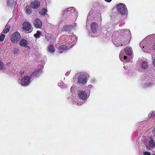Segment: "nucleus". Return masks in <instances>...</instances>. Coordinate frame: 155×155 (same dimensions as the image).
<instances>
[{
    "mask_svg": "<svg viewBox=\"0 0 155 155\" xmlns=\"http://www.w3.org/2000/svg\"><path fill=\"white\" fill-rule=\"evenodd\" d=\"M148 40L151 41L152 43H153L155 41V34L150 35L147 36L140 43V46L143 51L150 53V49L151 46H149Z\"/></svg>",
    "mask_w": 155,
    "mask_h": 155,
    "instance_id": "f257e3e1",
    "label": "nucleus"
},
{
    "mask_svg": "<svg viewBox=\"0 0 155 155\" xmlns=\"http://www.w3.org/2000/svg\"><path fill=\"white\" fill-rule=\"evenodd\" d=\"M75 77H78V82L79 84H85L89 78V75L85 73H79L75 74Z\"/></svg>",
    "mask_w": 155,
    "mask_h": 155,
    "instance_id": "f03ea898",
    "label": "nucleus"
},
{
    "mask_svg": "<svg viewBox=\"0 0 155 155\" xmlns=\"http://www.w3.org/2000/svg\"><path fill=\"white\" fill-rule=\"evenodd\" d=\"M78 96L81 102H77V104L79 105H81L87 100V95L85 91L81 90L78 91Z\"/></svg>",
    "mask_w": 155,
    "mask_h": 155,
    "instance_id": "7ed1b4c3",
    "label": "nucleus"
},
{
    "mask_svg": "<svg viewBox=\"0 0 155 155\" xmlns=\"http://www.w3.org/2000/svg\"><path fill=\"white\" fill-rule=\"evenodd\" d=\"M116 8L118 12L122 15L126 14L127 11L126 5L120 3L117 5Z\"/></svg>",
    "mask_w": 155,
    "mask_h": 155,
    "instance_id": "20e7f679",
    "label": "nucleus"
},
{
    "mask_svg": "<svg viewBox=\"0 0 155 155\" xmlns=\"http://www.w3.org/2000/svg\"><path fill=\"white\" fill-rule=\"evenodd\" d=\"M23 29L27 33L31 32L32 31V28L29 22H25L22 25Z\"/></svg>",
    "mask_w": 155,
    "mask_h": 155,
    "instance_id": "39448f33",
    "label": "nucleus"
},
{
    "mask_svg": "<svg viewBox=\"0 0 155 155\" xmlns=\"http://www.w3.org/2000/svg\"><path fill=\"white\" fill-rule=\"evenodd\" d=\"M31 79V78L29 76H26L21 79L20 84L23 86H27L30 83Z\"/></svg>",
    "mask_w": 155,
    "mask_h": 155,
    "instance_id": "423d86ee",
    "label": "nucleus"
},
{
    "mask_svg": "<svg viewBox=\"0 0 155 155\" xmlns=\"http://www.w3.org/2000/svg\"><path fill=\"white\" fill-rule=\"evenodd\" d=\"M21 38L20 34L18 32H15L12 35L11 38V41L14 43H16L19 41Z\"/></svg>",
    "mask_w": 155,
    "mask_h": 155,
    "instance_id": "0eeeda50",
    "label": "nucleus"
},
{
    "mask_svg": "<svg viewBox=\"0 0 155 155\" xmlns=\"http://www.w3.org/2000/svg\"><path fill=\"white\" fill-rule=\"evenodd\" d=\"M69 16L72 18H76L77 16V13L75 11V8L72 7L68 8V13Z\"/></svg>",
    "mask_w": 155,
    "mask_h": 155,
    "instance_id": "6e6552de",
    "label": "nucleus"
},
{
    "mask_svg": "<svg viewBox=\"0 0 155 155\" xmlns=\"http://www.w3.org/2000/svg\"><path fill=\"white\" fill-rule=\"evenodd\" d=\"M42 70L41 69L35 70L31 74V76L34 78L38 77L41 73Z\"/></svg>",
    "mask_w": 155,
    "mask_h": 155,
    "instance_id": "1a4fd4ad",
    "label": "nucleus"
},
{
    "mask_svg": "<svg viewBox=\"0 0 155 155\" xmlns=\"http://www.w3.org/2000/svg\"><path fill=\"white\" fill-rule=\"evenodd\" d=\"M35 26L37 28H40L42 26V23L40 20L36 19L33 22Z\"/></svg>",
    "mask_w": 155,
    "mask_h": 155,
    "instance_id": "9d476101",
    "label": "nucleus"
},
{
    "mask_svg": "<svg viewBox=\"0 0 155 155\" xmlns=\"http://www.w3.org/2000/svg\"><path fill=\"white\" fill-rule=\"evenodd\" d=\"M91 27L92 32L95 34L97 32L98 30V25L95 22H93L91 25Z\"/></svg>",
    "mask_w": 155,
    "mask_h": 155,
    "instance_id": "9b49d317",
    "label": "nucleus"
},
{
    "mask_svg": "<svg viewBox=\"0 0 155 155\" xmlns=\"http://www.w3.org/2000/svg\"><path fill=\"white\" fill-rule=\"evenodd\" d=\"M7 3L8 6L14 7L15 6L16 3L15 0H7Z\"/></svg>",
    "mask_w": 155,
    "mask_h": 155,
    "instance_id": "f8f14e48",
    "label": "nucleus"
},
{
    "mask_svg": "<svg viewBox=\"0 0 155 155\" xmlns=\"http://www.w3.org/2000/svg\"><path fill=\"white\" fill-rule=\"evenodd\" d=\"M75 37L72 35H70L68 37V40H69V41H68V42L71 44L72 46L71 47H73L75 44Z\"/></svg>",
    "mask_w": 155,
    "mask_h": 155,
    "instance_id": "ddd939ff",
    "label": "nucleus"
},
{
    "mask_svg": "<svg viewBox=\"0 0 155 155\" xmlns=\"http://www.w3.org/2000/svg\"><path fill=\"white\" fill-rule=\"evenodd\" d=\"M40 5V2L38 1H35L31 3V5L34 8H38Z\"/></svg>",
    "mask_w": 155,
    "mask_h": 155,
    "instance_id": "4468645a",
    "label": "nucleus"
},
{
    "mask_svg": "<svg viewBox=\"0 0 155 155\" xmlns=\"http://www.w3.org/2000/svg\"><path fill=\"white\" fill-rule=\"evenodd\" d=\"M47 50L48 52L52 54H53L55 51L54 48L52 45H50L48 48Z\"/></svg>",
    "mask_w": 155,
    "mask_h": 155,
    "instance_id": "2eb2a0df",
    "label": "nucleus"
},
{
    "mask_svg": "<svg viewBox=\"0 0 155 155\" xmlns=\"http://www.w3.org/2000/svg\"><path fill=\"white\" fill-rule=\"evenodd\" d=\"M155 85V83L153 82H149L145 83L143 85L145 88L151 87Z\"/></svg>",
    "mask_w": 155,
    "mask_h": 155,
    "instance_id": "dca6fc26",
    "label": "nucleus"
},
{
    "mask_svg": "<svg viewBox=\"0 0 155 155\" xmlns=\"http://www.w3.org/2000/svg\"><path fill=\"white\" fill-rule=\"evenodd\" d=\"M67 47L65 45H62L60 46L58 49V52L59 53H62L63 51L67 49Z\"/></svg>",
    "mask_w": 155,
    "mask_h": 155,
    "instance_id": "f3484780",
    "label": "nucleus"
},
{
    "mask_svg": "<svg viewBox=\"0 0 155 155\" xmlns=\"http://www.w3.org/2000/svg\"><path fill=\"white\" fill-rule=\"evenodd\" d=\"M132 50V49L129 47H127L124 49L125 54L129 55L131 54Z\"/></svg>",
    "mask_w": 155,
    "mask_h": 155,
    "instance_id": "a211bd4d",
    "label": "nucleus"
},
{
    "mask_svg": "<svg viewBox=\"0 0 155 155\" xmlns=\"http://www.w3.org/2000/svg\"><path fill=\"white\" fill-rule=\"evenodd\" d=\"M28 45V42L25 39H21L19 45L22 46L26 47Z\"/></svg>",
    "mask_w": 155,
    "mask_h": 155,
    "instance_id": "6ab92c4d",
    "label": "nucleus"
},
{
    "mask_svg": "<svg viewBox=\"0 0 155 155\" xmlns=\"http://www.w3.org/2000/svg\"><path fill=\"white\" fill-rule=\"evenodd\" d=\"M141 67L142 68L145 69L147 68L148 64L147 62L146 61H142L141 64Z\"/></svg>",
    "mask_w": 155,
    "mask_h": 155,
    "instance_id": "aec40b11",
    "label": "nucleus"
},
{
    "mask_svg": "<svg viewBox=\"0 0 155 155\" xmlns=\"http://www.w3.org/2000/svg\"><path fill=\"white\" fill-rule=\"evenodd\" d=\"M25 10L27 13L29 14H30L32 12V9L30 6L27 5L26 7Z\"/></svg>",
    "mask_w": 155,
    "mask_h": 155,
    "instance_id": "412c9836",
    "label": "nucleus"
},
{
    "mask_svg": "<svg viewBox=\"0 0 155 155\" xmlns=\"http://www.w3.org/2000/svg\"><path fill=\"white\" fill-rule=\"evenodd\" d=\"M119 33H122L123 34H130V30L129 29L126 30H119L118 31Z\"/></svg>",
    "mask_w": 155,
    "mask_h": 155,
    "instance_id": "4be33fe9",
    "label": "nucleus"
},
{
    "mask_svg": "<svg viewBox=\"0 0 155 155\" xmlns=\"http://www.w3.org/2000/svg\"><path fill=\"white\" fill-rule=\"evenodd\" d=\"M47 12V10L45 8H42L39 11V13L40 15H45Z\"/></svg>",
    "mask_w": 155,
    "mask_h": 155,
    "instance_id": "5701e85b",
    "label": "nucleus"
},
{
    "mask_svg": "<svg viewBox=\"0 0 155 155\" xmlns=\"http://www.w3.org/2000/svg\"><path fill=\"white\" fill-rule=\"evenodd\" d=\"M149 143L150 146L152 147H155V144L154 140L151 139L149 141Z\"/></svg>",
    "mask_w": 155,
    "mask_h": 155,
    "instance_id": "b1692460",
    "label": "nucleus"
},
{
    "mask_svg": "<svg viewBox=\"0 0 155 155\" xmlns=\"http://www.w3.org/2000/svg\"><path fill=\"white\" fill-rule=\"evenodd\" d=\"M34 36L37 38H39L41 36V33L40 31H38L37 33L34 35Z\"/></svg>",
    "mask_w": 155,
    "mask_h": 155,
    "instance_id": "393cba45",
    "label": "nucleus"
},
{
    "mask_svg": "<svg viewBox=\"0 0 155 155\" xmlns=\"http://www.w3.org/2000/svg\"><path fill=\"white\" fill-rule=\"evenodd\" d=\"M10 30V29L8 28H7L6 27H5L2 33L4 34H5L8 32Z\"/></svg>",
    "mask_w": 155,
    "mask_h": 155,
    "instance_id": "a878e982",
    "label": "nucleus"
},
{
    "mask_svg": "<svg viewBox=\"0 0 155 155\" xmlns=\"http://www.w3.org/2000/svg\"><path fill=\"white\" fill-rule=\"evenodd\" d=\"M58 85L60 87H62L65 86V84L64 83L63 81H60L58 83Z\"/></svg>",
    "mask_w": 155,
    "mask_h": 155,
    "instance_id": "bb28decb",
    "label": "nucleus"
},
{
    "mask_svg": "<svg viewBox=\"0 0 155 155\" xmlns=\"http://www.w3.org/2000/svg\"><path fill=\"white\" fill-rule=\"evenodd\" d=\"M68 13V9L67 8L65 10H64L63 11L64 16H65V17L66 16L67 17V16Z\"/></svg>",
    "mask_w": 155,
    "mask_h": 155,
    "instance_id": "cd10ccee",
    "label": "nucleus"
},
{
    "mask_svg": "<svg viewBox=\"0 0 155 155\" xmlns=\"http://www.w3.org/2000/svg\"><path fill=\"white\" fill-rule=\"evenodd\" d=\"M4 68V65L0 59V70Z\"/></svg>",
    "mask_w": 155,
    "mask_h": 155,
    "instance_id": "c85d7f7f",
    "label": "nucleus"
},
{
    "mask_svg": "<svg viewBox=\"0 0 155 155\" xmlns=\"http://www.w3.org/2000/svg\"><path fill=\"white\" fill-rule=\"evenodd\" d=\"M5 37V35L4 34H2L0 36V41H2L4 40Z\"/></svg>",
    "mask_w": 155,
    "mask_h": 155,
    "instance_id": "c756f323",
    "label": "nucleus"
},
{
    "mask_svg": "<svg viewBox=\"0 0 155 155\" xmlns=\"http://www.w3.org/2000/svg\"><path fill=\"white\" fill-rule=\"evenodd\" d=\"M13 51L14 53L16 54H17V53H19L20 52V51L18 50V49L17 48H15L14 49Z\"/></svg>",
    "mask_w": 155,
    "mask_h": 155,
    "instance_id": "7c9ffc66",
    "label": "nucleus"
},
{
    "mask_svg": "<svg viewBox=\"0 0 155 155\" xmlns=\"http://www.w3.org/2000/svg\"><path fill=\"white\" fill-rule=\"evenodd\" d=\"M152 116H155V111L152 112L149 114L148 117H150Z\"/></svg>",
    "mask_w": 155,
    "mask_h": 155,
    "instance_id": "2f4dec72",
    "label": "nucleus"
},
{
    "mask_svg": "<svg viewBox=\"0 0 155 155\" xmlns=\"http://www.w3.org/2000/svg\"><path fill=\"white\" fill-rule=\"evenodd\" d=\"M76 26V24L74 23L72 25H71L70 26L71 28H73Z\"/></svg>",
    "mask_w": 155,
    "mask_h": 155,
    "instance_id": "473e14b6",
    "label": "nucleus"
},
{
    "mask_svg": "<svg viewBox=\"0 0 155 155\" xmlns=\"http://www.w3.org/2000/svg\"><path fill=\"white\" fill-rule=\"evenodd\" d=\"M75 86L74 85H73L71 88V92L72 93H73L75 91H74V88H75Z\"/></svg>",
    "mask_w": 155,
    "mask_h": 155,
    "instance_id": "72a5a7b5",
    "label": "nucleus"
},
{
    "mask_svg": "<svg viewBox=\"0 0 155 155\" xmlns=\"http://www.w3.org/2000/svg\"><path fill=\"white\" fill-rule=\"evenodd\" d=\"M122 52H120L119 54V58L121 61H122Z\"/></svg>",
    "mask_w": 155,
    "mask_h": 155,
    "instance_id": "f704fd0d",
    "label": "nucleus"
},
{
    "mask_svg": "<svg viewBox=\"0 0 155 155\" xmlns=\"http://www.w3.org/2000/svg\"><path fill=\"white\" fill-rule=\"evenodd\" d=\"M143 154L144 155H150V153L147 152H144Z\"/></svg>",
    "mask_w": 155,
    "mask_h": 155,
    "instance_id": "c9c22d12",
    "label": "nucleus"
},
{
    "mask_svg": "<svg viewBox=\"0 0 155 155\" xmlns=\"http://www.w3.org/2000/svg\"><path fill=\"white\" fill-rule=\"evenodd\" d=\"M151 46H152V48H153V49H155V43L153 45H151Z\"/></svg>",
    "mask_w": 155,
    "mask_h": 155,
    "instance_id": "e433bc0d",
    "label": "nucleus"
},
{
    "mask_svg": "<svg viewBox=\"0 0 155 155\" xmlns=\"http://www.w3.org/2000/svg\"><path fill=\"white\" fill-rule=\"evenodd\" d=\"M105 2H110L112 0H104Z\"/></svg>",
    "mask_w": 155,
    "mask_h": 155,
    "instance_id": "4c0bfd02",
    "label": "nucleus"
},
{
    "mask_svg": "<svg viewBox=\"0 0 155 155\" xmlns=\"http://www.w3.org/2000/svg\"><path fill=\"white\" fill-rule=\"evenodd\" d=\"M152 133L155 135V128L154 129L152 130Z\"/></svg>",
    "mask_w": 155,
    "mask_h": 155,
    "instance_id": "58836bf2",
    "label": "nucleus"
},
{
    "mask_svg": "<svg viewBox=\"0 0 155 155\" xmlns=\"http://www.w3.org/2000/svg\"><path fill=\"white\" fill-rule=\"evenodd\" d=\"M153 65L155 67V59H154V60H153Z\"/></svg>",
    "mask_w": 155,
    "mask_h": 155,
    "instance_id": "ea45409f",
    "label": "nucleus"
},
{
    "mask_svg": "<svg viewBox=\"0 0 155 155\" xmlns=\"http://www.w3.org/2000/svg\"><path fill=\"white\" fill-rule=\"evenodd\" d=\"M90 18V17L89 16H88V17H87V22L88 21H89V19Z\"/></svg>",
    "mask_w": 155,
    "mask_h": 155,
    "instance_id": "a19ab883",
    "label": "nucleus"
},
{
    "mask_svg": "<svg viewBox=\"0 0 155 155\" xmlns=\"http://www.w3.org/2000/svg\"><path fill=\"white\" fill-rule=\"evenodd\" d=\"M127 58V57L126 56H124V59H126Z\"/></svg>",
    "mask_w": 155,
    "mask_h": 155,
    "instance_id": "79ce46f5",
    "label": "nucleus"
},
{
    "mask_svg": "<svg viewBox=\"0 0 155 155\" xmlns=\"http://www.w3.org/2000/svg\"><path fill=\"white\" fill-rule=\"evenodd\" d=\"M24 71L20 72V73L21 74H23L24 73Z\"/></svg>",
    "mask_w": 155,
    "mask_h": 155,
    "instance_id": "37998d69",
    "label": "nucleus"
},
{
    "mask_svg": "<svg viewBox=\"0 0 155 155\" xmlns=\"http://www.w3.org/2000/svg\"><path fill=\"white\" fill-rule=\"evenodd\" d=\"M65 27H64V30H65Z\"/></svg>",
    "mask_w": 155,
    "mask_h": 155,
    "instance_id": "c03bdc74",
    "label": "nucleus"
},
{
    "mask_svg": "<svg viewBox=\"0 0 155 155\" xmlns=\"http://www.w3.org/2000/svg\"><path fill=\"white\" fill-rule=\"evenodd\" d=\"M67 73H66V74H65V75H66V76H67Z\"/></svg>",
    "mask_w": 155,
    "mask_h": 155,
    "instance_id": "a18cd8bd",
    "label": "nucleus"
},
{
    "mask_svg": "<svg viewBox=\"0 0 155 155\" xmlns=\"http://www.w3.org/2000/svg\"><path fill=\"white\" fill-rule=\"evenodd\" d=\"M151 155H155V154H153Z\"/></svg>",
    "mask_w": 155,
    "mask_h": 155,
    "instance_id": "49530a36",
    "label": "nucleus"
},
{
    "mask_svg": "<svg viewBox=\"0 0 155 155\" xmlns=\"http://www.w3.org/2000/svg\"><path fill=\"white\" fill-rule=\"evenodd\" d=\"M93 37H95V36H94V35H93Z\"/></svg>",
    "mask_w": 155,
    "mask_h": 155,
    "instance_id": "de8ad7c7",
    "label": "nucleus"
}]
</instances>
